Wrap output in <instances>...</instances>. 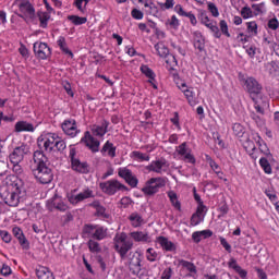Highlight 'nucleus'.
I'll use <instances>...</instances> for the list:
<instances>
[{"instance_id": "1", "label": "nucleus", "mask_w": 279, "mask_h": 279, "mask_svg": "<svg viewBox=\"0 0 279 279\" xmlns=\"http://www.w3.org/2000/svg\"><path fill=\"white\" fill-rule=\"evenodd\" d=\"M113 247L117 253H119L120 258L124 260L128 258L129 271L133 276L142 279L144 276H147V270L143 268V253L141 251H131L134 247V241L128 238V234L120 233L117 234L113 239Z\"/></svg>"}, {"instance_id": "2", "label": "nucleus", "mask_w": 279, "mask_h": 279, "mask_svg": "<svg viewBox=\"0 0 279 279\" xmlns=\"http://www.w3.org/2000/svg\"><path fill=\"white\" fill-rule=\"evenodd\" d=\"M32 163L33 175L40 184H49L53 180V172L49 168V158L43 150H36Z\"/></svg>"}, {"instance_id": "3", "label": "nucleus", "mask_w": 279, "mask_h": 279, "mask_svg": "<svg viewBox=\"0 0 279 279\" xmlns=\"http://www.w3.org/2000/svg\"><path fill=\"white\" fill-rule=\"evenodd\" d=\"M245 90L254 102L257 114H265V106H267V97L263 94V85L253 76L244 78Z\"/></svg>"}, {"instance_id": "4", "label": "nucleus", "mask_w": 279, "mask_h": 279, "mask_svg": "<svg viewBox=\"0 0 279 279\" xmlns=\"http://www.w3.org/2000/svg\"><path fill=\"white\" fill-rule=\"evenodd\" d=\"M25 195H27V192L25 191V185H23L21 179L13 182L11 192L8 191V187H3L0 191V197L7 206H19L21 199H25Z\"/></svg>"}, {"instance_id": "5", "label": "nucleus", "mask_w": 279, "mask_h": 279, "mask_svg": "<svg viewBox=\"0 0 279 279\" xmlns=\"http://www.w3.org/2000/svg\"><path fill=\"white\" fill-rule=\"evenodd\" d=\"M99 189L105 193V195H117L119 191H122V193H125V191H129L128 186L125 184L121 183L117 179H111L105 182L99 183Z\"/></svg>"}, {"instance_id": "6", "label": "nucleus", "mask_w": 279, "mask_h": 279, "mask_svg": "<svg viewBox=\"0 0 279 279\" xmlns=\"http://www.w3.org/2000/svg\"><path fill=\"white\" fill-rule=\"evenodd\" d=\"M83 234L87 239H95L96 241H104L108 236V228L104 226L87 225L83 228Z\"/></svg>"}, {"instance_id": "7", "label": "nucleus", "mask_w": 279, "mask_h": 279, "mask_svg": "<svg viewBox=\"0 0 279 279\" xmlns=\"http://www.w3.org/2000/svg\"><path fill=\"white\" fill-rule=\"evenodd\" d=\"M167 181L163 178H151L146 182V185L142 189L144 195H156L160 189L166 186Z\"/></svg>"}, {"instance_id": "8", "label": "nucleus", "mask_w": 279, "mask_h": 279, "mask_svg": "<svg viewBox=\"0 0 279 279\" xmlns=\"http://www.w3.org/2000/svg\"><path fill=\"white\" fill-rule=\"evenodd\" d=\"M56 133H48L47 135H41L37 138V145L39 149H44L48 154H51L56 149Z\"/></svg>"}, {"instance_id": "9", "label": "nucleus", "mask_w": 279, "mask_h": 279, "mask_svg": "<svg viewBox=\"0 0 279 279\" xmlns=\"http://www.w3.org/2000/svg\"><path fill=\"white\" fill-rule=\"evenodd\" d=\"M26 154H29V147L25 144L17 146L13 149V151L9 155V160L11 165H21L23 162Z\"/></svg>"}, {"instance_id": "10", "label": "nucleus", "mask_w": 279, "mask_h": 279, "mask_svg": "<svg viewBox=\"0 0 279 279\" xmlns=\"http://www.w3.org/2000/svg\"><path fill=\"white\" fill-rule=\"evenodd\" d=\"M118 175L119 178H122L131 189H136L138 186V178H136L128 167L119 168Z\"/></svg>"}, {"instance_id": "11", "label": "nucleus", "mask_w": 279, "mask_h": 279, "mask_svg": "<svg viewBox=\"0 0 279 279\" xmlns=\"http://www.w3.org/2000/svg\"><path fill=\"white\" fill-rule=\"evenodd\" d=\"M70 160H71V167L73 171H76V173H88V163L82 162L77 157H75V148H72L70 150Z\"/></svg>"}, {"instance_id": "12", "label": "nucleus", "mask_w": 279, "mask_h": 279, "mask_svg": "<svg viewBox=\"0 0 279 279\" xmlns=\"http://www.w3.org/2000/svg\"><path fill=\"white\" fill-rule=\"evenodd\" d=\"M33 49L39 60H47V58L51 57V48L47 43L37 41L34 44Z\"/></svg>"}, {"instance_id": "13", "label": "nucleus", "mask_w": 279, "mask_h": 279, "mask_svg": "<svg viewBox=\"0 0 279 279\" xmlns=\"http://www.w3.org/2000/svg\"><path fill=\"white\" fill-rule=\"evenodd\" d=\"M169 170V162H167V159L161 158L157 159L150 162V165L147 166V171H153L154 173H167Z\"/></svg>"}, {"instance_id": "14", "label": "nucleus", "mask_w": 279, "mask_h": 279, "mask_svg": "<svg viewBox=\"0 0 279 279\" xmlns=\"http://www.w3.org/2000/svg\"><path fill=\"white\" fill-rule=\"evenodd\" d=\"M90 197H95V192L93 190L86 187L78 194H70L68 195V199L70 204H80V202H84V199H90Z\"/></svg>"}, {"instance_id": "15", "label": "nucleus", "mask_w": 279, "mask_h": 279, "mask_svg": "<svg viewBox=\"0 0 279 279\" xmlns=\"http://www.w3.org/2000/svg\"><path fill=\"white\" fill-rule=\"evenodd\" d=\"M61 128L64 134H66V136H71L72 138H75V136L80 134V130H77V122H75L73 119L65 120L61 124Z\"/></svg>"}, {"instance_id": "16", "label": "nucleus", "mask_w": 279, "mask_h": 279, "mask_svg": "<svg viewBox=\"0 0 279 279\" xmlns=\"http://www.w3.org/2000/svg\"><path fill=\"white\" fill-rule=\"evenodd\" d=\"M19 10L22 14L21 16H25L26 19L36 17V9H34V5L31 4L28 0H22L19 3Z\"/></svg>"}, {"instance_id": "17", "label": "nucleus", "mask_w": 279, "mask_h": 279, "mask_svg": "<svg viewBox=\"0 0 279 279\" xmlns=\"http://www.w3.org/2000/svg\"><path fill=\"white\" fill-rule=\"evenodd\" d=\"M177 154L179 156L183 157V160L185 162H190L191 165H195V156L191 154V148H189V145L186 142H183L181 145L177 147Z\"/></svg>"}, {"instance_id": "18", "label": "nucleus", "mask_w": 279, "mask_h": 279, "mask_svg": "<svg viewBox=\"0 0 279 279\" xmlns=\"http://www.w3.org/2000/svg\"><path fill=\"white\" fill-rule=\"evenodd\" d=\"M81 143H84L86 147H88V149L94 153L99 151V145H101L100 142L93 137L88 131L85 132V135L81 138Z\"/></svg>"}, {"instance_id": "19", "label": "nucleus", "mask_w": 279, "mask_h": 279, "mask_svg": "<svg viewBox=\"0 0 279 279\" xmlns=\"http://www.w3.org/2000/svg\"><path fill=\"white\" fill-rule=\"evenodd\" d=\"M178 88L182 90L190 106H197V98L195 97V92L193 90V87L186 88V83H181V85H178Z\"/></svg>"}, {"instance_id": "20", "label": "nucleus", "mask_w": 279, "mask_h": 279, "mask_svg": "<svg viewBox=\"0 0 279 279\" xmlns=\"http://www.w3.org/2000/svg\"><path fill=\"white\" fill-rule=\"evenodd\" d=\"M13 236L17 239L20 245L23 247V250H29V242L27 241V238H25V234L23 233V230L19 227H14L13 230Z\"/></svg>"}, {"instance_id": "21", "label": "nucleus", "mask_w": 279, "mask_h": 279, "mask_svg": "<svg viewBox=\"0 0 279 279\" xmlns=\"http://www.w3.org/2000/svg\"><path fill=\"white\" fill-rule=\"evenodd\" d=\"M36 128H34V124L27 122V121H19L15 123L14 132L20 134L21 132H35Z\"/></svg>"}, {"instance_id": "22", "label": "nucleus", "mask_w": 279, "mask_h": 279, "mask_svg": "<svg viewBox=\"0 0 279 279\" xmlns=\"http://www.w3.org/2000/svg\"><path fill=\"white\" fill-rule=\"evenodd\" d=\"M194 36V47L198 49V51H204V47H206V39H204V35L199 31L193 33Z\"/></svg>"}, {"instance_id": "23", "label": "nucleus", "mask_w": 279, "mask_h": 279, "mask_svg": "<svg viewBox=\"0 0 279 279\" xmlns=\"http://www.w3.org/2000/svg\"><path fill=\"white\" fill-rule=\"evenodd\" d=\"M157 243L165 250L166 252H173L175 250V244L169 241L166 236H158Z\"/></svg>"}, {"instance_id": "24", "label": "nucleus", "mask_w": 279, "mask_h": 279, "mask_svg": "<svg viewBox=\"0 0 279 279\" xmlns=\"http://www.w3.org/2000/svg\"><path fill=\"white\" fill-rule=\"evenodd\" d=\"M141 72L143 73V75L148 77V82H149V84L153 85V88H158V86H156V84H154V82L156 80V73H154L153 69H150L147 65H142Z\"/></svg>"}, {"instance_id": "25", "label": "nucleus", "mask_w": 279, "mask_h": 279, "mask_svg": "<svg viewBox=\"0 0 279 279\" xmlns=\"http://www.w3.org/2000/svg\"><path fill=\"white\" fill-rule=\"evenodd\" d=\"M130 236L137 243H147V241H149V233L145 231H133L130 233Z\"/></svg>"}, {"instance_id": "26", "label": "nucleus", "mask_w": 279, "mask_h": 279, "mask_svg": "<svg viewBox=\"0 0 279 279\" xmlns=\"http://www.w3.org/2000/svg\"><path fill=\"white\" fill-rule=\"evenodd\" d=\"M179 265L183 268L186 269V271H189V276L194 277L195 274H197V267L195 266V264L189 262V260H184V259H180L179 260Z\"/></svg>"}, {"instance_id": "27", "label": "nucleus", "mask_w": 279, "mask_h": 279, "mask_svg": "<svg viewBox=\"0 0 279 279\" xmlns=\"http://www.w3.org/2000/svg\"><path fill=\"white\" fill-rule=\"evenodd\" d=\"M92 132L94 136H106L108 132V121H104L101 125H94Z\"/></svg>"}, {"instance_id": "28", "label": "nucleus", "mask_w": 279, "mask_h": 279, "mask_svg": "<svg viewBox=\"0 0 279 279\" xmlns=\"http://www.w3.org/2000/svg\"><path fill=\"white\" fill-rule=\"evenodd\" d=\"M36 276L38 279H56L53 272H51V270H49L47 267H39L36 270Z\"/></svg>"}, {"instance_id": "29", "label": "nucleus", "mask_w": 279, "mask_h": 279, "mask_svg": "<svg viewBox=\"0 0 279 279\" xmlns=\"http://www.w3.org/2000/svg\"><path fill=\"white\" fill-rule=\"evenodd\" d=\"M100 151L102 155L108 153L110 158H114L117 156V147H114V144L110 143L109 141L105 143Z\"/></svg>"}, {"instance_id": "30", "label": "nucleus", "mask_w": 279, "mask_h": 279, "mask_svg": "<svg viewBox=\"0 0 279 279\" xmlns=\"http://www.w3.org/2000/svg\"><path fill=\"white\" fill-rule=\"evenodd\" d=\"M129 220L131 221V226L133 228H141L143 226V216H141L138 213H133L129 216Z\"/></svg>"}, {"instance_id": "31", "label": "nucleus", "mask_w": 279, "mask_h": 279, "mask_svg": "<svg viewBox=\"0 0 279 279\" xmlns=\"http://www.w3.org/2000/svg\"><path fill=\"white\" fill-rule=\"evenodd\" d=\"M144 8H146V14H150V16H158V7L151 0H145Z\"/></svg>"}, {"instance_id": "32", "label": "nucleus", "mask_w": 279, "mask_h": 279, "mask_svg": "<svg viewBox=\"0 0 279 279\" xmlns=\"http://www.w3.org/2000/svg\"><path fill=\"white\" fill-rule=\"evenodd\" d=\"M131 158L137 160V162H149V155L134 150L131 153Z\"/></svg>"}, {"instance_id": "33", "label": "nucleus", "mask_w": 279, "mask_h": 279, "mask_svg": "<svg viewBox=\"0 0 279 279\" xmlns=\"http://www.w3.org/2000/svg\"><path fill=\"white\" fill-rule=\"evenodd\" d=\"M38 19H39V27H43V29H46L49 20L51 19V14L49 12H38Z\"/></svg>"}, {"instance_id": "34", "label": "nucleus", "mask_w": 279, "mask_h": 279, "mask_svg": "<svg viewBox=\"0 0 279 279\" xmlns=\"http://www.w3.org/2000/svg\"><path fill=\"white\" fill-rule=\"evenodd\" d=\"M155 50L157 51V56H159V58L169 57V48H167V46H165L162 43L156 44Z\"/></svg>"}, {"instance_id": "35", "label": "nucleus", "mask_w": 279, "mask_h": 279, "mask_svg": "<svg viewBox=\"0 0 279 279\" xmlns=\"http://www.w3.org/2000/svg\"><path fill=\"white\" fill-rule=\"evenodd\" d=\"M57 44L58 47H60L61 51H63V53L73 58V52L69 50V46H66V39L63 36L59 37Z\"/></svg>"}, {"instance_id": "36", "label": "nucleus", "mask_w": 279, "mask_h": 279, "mask_svg": "<svg viewBox=\"0 0 279 279\" xmlns=\"http://www.w3.org/2000/svg\"><path fill=\"white\" fill-rule=\"evenodd\" d=\"M206 162H208L209 167L215 171L217 175H223V172L221 171V168L217 165L215 160H213V157L209 155L205 156Z\"/></svg>"}, {"instance_id": "37", "label": "nucleus", "mask_w": 279, "mask_h": 279, "mask_svg": "<svg viewBox=\"0 0 279 279\" xmlns=\"http://www.w3.org/2000/svg\"><path fill=\"white\" fill-rule=\"evenodd\" d=\"M255 141H257L260 154H264V156H271V151H269V147H267V144L263 143V138H260V135H257Z\"/></svg>"}, {"instance_id": "38", "label": "nucleus", "mask_w": 279, "mask_h": 279, "mask_svg": "<svg viewBox=\"0 0 279 279\" xmlns=\"http://www.w3.org/2000/svg\"><path fill=\"white\" fill-rule=\"evenodd\" d=\"M168 197H169L172 206H174V208H177V210H181L182 206L180 205V201H178V194L174 191H169Z\"/></svg>"}, {"instance_id": "39", "label": "nucleus", "mask_w": 279, "mask_h": 279, "mask_svg": "<svg viewBox=\"0 0 279 279\" xmlns=\"http://www.w3.org/2000/svg\"><path fill=\"white\" fill-rule=\"evenodd\" d=\"M87 245L89 247V251L93 252L94 254H99V252H101V244L93 240V238L87 242Z\"/></svg>"}, {"instance_id": "40", "label": "nucleus", "mask_w": 279, "mask_h": 279, "mask_svg": "<svg viewBox=\"0 0 279 279\" xmlns=\"http://www.w3.org/2000/svg\"><path fill=\"white\" fill-rule=\"evenodd\" d=\"M68 21H71L73 25H84L88 20L86 17H81L77 15L68 16Z\"/></svg>"}, {"instance_id": "41", "label": "nucleus", "mask_w": 279, "mask_h": 279, "mask_svg": "<svg viewBox=\"0 0 279 279\" xmlns=\"http://www.w3.org/2000/svg\"><path fill=\"white\" fill-rule=\"evenodd\" d=\"M259 166L262 167L265 173H271V165L269 163V160H267V158L262 157L259 159Z\"/></svg>"}, {"instance_id": "42", "label": "nucleus", "mask_w": 279, "mask_h": 279, "mask_svg": "<svg viewBox=\"0 0 279 279\" xmlns=\"http://www.w3.org/2000/svg\"><path fill=\"white\" fill-rule=\"evenodd\" d=\"M54 148L57 149V151H64V149H66V142H64V140H61L60 136L57 135Z\"/></svg>"}, {"instance_id": "43", "label": "nucleus", "mask_w": 279, "mask_h": 279, "mask_svg": "<svg viewBox=\"0 0 279 279\" xmlns=\"http://www.w3.org/2000/svg\"><path fill=\"white\" fill-rule=\"evenodd\" d=\"M251 119L254 120L257 128H263V125H265V120H263V118H260V116L256 114L254 111L251 112Z\"/></svg>"}, {"instance_id": "44", "label": "nucleus", "mask_w": 279, "mask_h": 279, "mask_svg": "<svg viewBox=\"0 0 279 279\" xmlns=\"http://www.w3.org/2000/svg\"><path fill=\"white\" fill-rule=\"evenodd\" d=\"M235 136H243V134H245V128H243V125H241L240 123H234L233 128H232Z\"/></svg>"}, {"instance_id": "45", "label": "nucleus", "mask_w": 279, "mask_h": 279, "mask_svg": "<svg viewBox=\"0 0 279 279\" xmlns=\"http://www.w3.org/2000/svg\"><path fill=\"white\" fill-rule=\"evenodd\" d=\"M90 0H74V4L80 10V12H84L86 10V5H88V2Z\"/></svg>"}, {"instance_id": "46", "label": "nucleus", "mask_w": 279, "mask_h": 279, "mask_svg": "<svg viewBox=\"0 0 279 279\" xmlns=\"http://www.w3.org/2000/svg\"><path fill=\"white\" fill-rule=\"evenodd\" d=\"M248 147H252L250 156L253 160H258V150H256V146H254V142H247Z\"/></svg>"}, {"instance_id": "47", "label": "nucleus", "mask_w": 279, "mask_h": 279, "mask_svg": "<svg viewBox=\"0 0 279 279\" xmlns=\"http://www.w3.org/2000/svg\"><path fill=\"white\" fill-rule=\"evenodd\" d=\"M146 258L150 263H154L156 260V258H158V253H156L154 251V248H147V251H146Z\"/></svg>"}, {"instance_id": "48", "label": "nucleus", "mask_w": 279, "mask_h": 279, "mask_svg": "<svg viewBox=\"0 0 279 279\" xmlns=\"http://www.w3.org/2000/svg\"><path fill=\"white\" fill-rule=\"evenodd\" d=\"M241 16L243 19H252V16H254V12H252V9L250 7H244L241 10Z\"/></svg>"}, {"instance_id": "49", "label": "nucleus", "mask_w": 279, "mask_h": 279, "mask_svg": "<svg viewBox=\"0 0 279 279\" xmlns=\"http://www.w3.org/2000/svg\"><path fill=\"white\" fill-rule=\"evenodd\" d=\"M246 26L250 34H254V35L258 34V24H256V22H247Z\"/></svg>"}, {"instance_id": "50", "label": "nucleus", "mask_w": 279, "mask_h": 279, "mask_svg": "<svg viewBox=\"0 0 279 279\" xmlns=\"http://www.w3.org/2000/svg\"><path fill=\"white\" fill-rule=\"evenodd\" d=\"M204 221V216L193 214L191 218V226H199Z\"/></svg>"}, {"instance_id": "51", "label": "nucleus", "mask_w": 279, "mask_h": 279, "mask_svg": "<svg viewBox=\"0 0 279 279\" xmlns=\"http://www.w3.org/2000/svg\"><path fill=\"white\" fill-rule=\"evenodd\" d=\"M207 27L211 29L215 38H221V32H219V27L213 23L207 24Z\"/></svg>"}, {"instance_id": "52", "label": "nucleus", "mask_w": 279, "mask_h": 279, "mask_svg": "<svg viewBox=\"0 0 279 279\" xmlns=\"http://www.w3.org/2000/svg\"><path fill=\"white\" fill-rule=\"evenodd\" d=\"M220 31L225 36H227V38H230V32L228 31V22H226V20L220 21Z\"/></svg>"}, {"instance_id": "53", "label": "nucleus", "mask_w": 279, "mask_h": 279, "mask_svg": "<svg viewBox=\"0 0 279 279\" xmlns=\"http://www.w3.org/2000/svg\"><path fill=\"white\" fill-rule=\"evenodd\" d=\"M0 274L4 277L12 276V268L8 264H3Z\"/></svg>"}, {"instance_id": "54", "label": "nucleus", "mask_w": 279, "mask_h": 279, "mask_svg": "<svg viewBox=\"0 0 279 279\" xmlns=\"http://www.w3.org/2000/svg\"><path fill=\"white\" fill-rule=\"evenodd\" d=\"M0 236L4 243H11L12 241V234L5 230L0 231Z\"/></svg>"}, {"instance_id": "55", "label": "nucleus", "mask_w": 279, "mask_h": 279, "mask_svg": "<svg viewBox=\"0 0 279 279\" xmlns=\"http://www.w3.org/2000/svg\"><path fill=\"white\" fill-rule=\"evenodd\" d=\"M220 245H222V247H225V250L230 254L232 252V245H230V243H228V240H226V238L220 236Z\"/></svg>"}, {"instance_id": "56", "label": "nucleus", "mask_w": 279, "mask_h": 279, "mask_svg": "<svg viewBox=\"0 0 279 279\" xmlns=\"http://www.w3.org/2000/svg\"><path fill=\"white\" fill-rule=\"evenodd\" d=\"M131 16L133 19H135L136 21H142L144 14L141 10L138 9H133L132 12H131Z\"/></svg>"}, {"instance_id": "57", "label": "nucleus", "mask_w": 279, "mask_h": 279, "mask_svg": "<svg viewBox=\"0 0 279 279\" xmlns=\"http://www.w3.org/2000/svg\"><path fill=\"white\" fill-rule=\"evenodd\" d=\"M170 27L173 29H178L180 27V20L175 15H172L169 22Z\"/></svg>"}, {"instance_id": "58", "label": "nucleus", "mask_w": 279, "mask_h": 279, "mask_svg": "<svg viewBox=\"0 0 279 279\" xmlns=\"http://www.w3.org/2000/svg\"><path fill=\"white\" fill-rule=\"evenodd\" d=\"M208 10L213 14V16L215 17L219 16V9H217V5H215V3L213 2L208 3Z\"/></svg>"}, {"instance_id": "59", "label": "nucleus", "mask_w": 279, "mask_h": 279, "mask_svg": "<svg viewBox=\"0 0 279 279\" xmlns=\"http://www.w3.org/2000/svg\"><path fill=\"white\" fill-rule=\"evenodd\" d=\"M236 40L238 43H241L242 45H245V43H248L250 41V36L243 34V33H240L238 36H236Z\"/></svg>"}, {"instance_id": "60", "label": "nucleus", "mask_w": 279, "mask_h": 279, "mask_svg": "<svg viewBox=\"0 0 279 279\" xmlns=\"http://www.w3.org/2000/svg\"><path fill=\"white\" fill-rule=\"evenodd\" d=\"M279 27L278 19H271L268 21V28L276 31Z\"/></svg>"}, {"instance_id": "61", "label": "nucleus", "mask_w": 279, "mask_h": 279, "mask_svg": "<svg viewBox=\"0 0 279 279\" xmlns=\"http://www.w3.org/2000/svg\"><path fill=\"white\" fill-rule=\"evenodd\" d=\"M244 49H245V51H246V53H247V56L250 58H254L256 56V48H255V46H250L248 48H246L244 46Z\"/></svg>"}, {"instance_id": "62", "label": "nucleus", "mask_w": 279, "mask_h": 279, "mask_svg": "<svg viewBox=\"0 0 279 279\" xmlns=\"http://www.w3.org/2000/svg\"><path fill=\"white\" fill-rule=\"evenodd\" d=\"M171 276H173V269L167 268L163 270L161 279H171Z\"/></svg>"}, {"instance_id": "63", "label": "nucleus", "mask_w": 279, "mask_h": 279, "mask_svg": "<svg viewBox=\"0 0 279 279\" xmlns=\"http://www.w3.org/2000/svg\"><path fill=\"white\" fill-rule=\"evenodd\" d=\"M13 165V171L16 173V175H23V167H21V163H12Z\"/></svg>"}, {"instance_id": "64", "label": "nucleus", "mask_w": 279, "mask_h": 279, "mask_svg": "<svg viewBox=\"0 0 279 279\" xmlns=\"http://www.w3.org/2000/svg\"><path fill=\"white\" fill-rule=\"evenodd\" d=\"M201 233V238L203 239H210L213 236V231L210 229L198 231Z\"/></svg>"}]
</instances>
